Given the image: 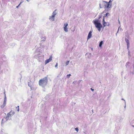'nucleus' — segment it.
Instances as JSON below:
<instances>
[{
	"instance_id": "obj_1",
	"label": "nucleus",
	"mask_w": 134,
	"mask_h": 134,
	"mask_svg": "<svg viewBox=\"0 0 134 134\" xmlns=\"http://www.w3.org/2000/svg\"><path fill=\"white\" fill-rule=\"evenodd\" d=\"M48 79L47 77L40 80L38 81L40 86L43 88L44 87L47 85L48 82Z\"/></svg>"
},
{
	"instance_id": "obj_2",
	"label": "nucleus",
	"mask_w": 134,
	"mask_h": 134,
	"mask_svg": "<svg viewBox=\"0 0 134 134\" xmlns=\"http://www.w3.org/2000/svg\"><path fill=\"white\" fill-rule=\"evenodd\" d=\"M93 22L95 25L96 27L97 28L99 31H100L101 30V29L102 27V25L99 22V21L98 20H95Z\"/></svg>"
},
{
	"instance_id": "obj_3",
	"label": "nucleus",
	"mask_w": 134,
	"mask_h": 134,
	"mask_svg": "<svg viewBox=\"0 0 134 134\" xmlns=\"http://www.w3.org/2000/svg\"><path fill=\"white\" fill-rule=\"evenodd\" d=\"M103 4H104V8L105 9H107L111 7V5L109 4L108 2L105 1H103Z\"/></svg>"
},
{
	"instance_id": "obj_4",
	"label": "nucleus",
	"mask_w": 134,
	"mask_h": 134,
	"mask_svg": "<svg viewBox=\"0 0 134 134\" xmlns=\"http://www.w3.org/2000/svg\"><path fill=\"white\" fill-rule=\"evenodd\" d=\"M14 113V112L13 111H10L9 113H8L7 115L5 117V119L7 120H8L9 117H10L13 116Z\"/></svg>"
},
{
	"instance_id": "obj_5",
	"label": "nucleus",
	"mask_w": 134,
	"mask_h": 134,
	"mask_svg": "<svg viewBox=\"0 0 134 134\" xmlns=\"http://www.w3.org/2000/svg\"><path fill=\"white\" fill-rule=\"evenodd\" d=\"M52 59V56H50L49 58V59H47L45 61V64H46L47 63H49V62L51 61Z\"/></svg>"
},
{
	"instance_id": "obj_6",
	"label": "nucleus",
	"mask_w": 134,
	"mask_h": 134,
	"mask_svg": "<svg viewBox=\"0 0 134 134\" xmlns=\"http://www.w3.org/2000/svg\"><path fill=\"white\" fill-rule=\"evenodd\" d=\"M68 26V24L67 23H65L64 25V30L66 32H68V30L67 29V27Z\"/></svg>"
},
{
	"instance_id": "obj_7",
	"label": "nucleus",
	"mask_w": 134,
	"mask_h": 134,
	"mask_svg": "<svg viewBox=\"0 0 134 134\" xmlns=\"http://www.w3.org/2000/svg\"><path fill=\"white\" fill-rule=\"evenodd\" d=\"M55 17L53 15L50 16L49 17V20L51 21H53L54 20Z\"/></svg>"
},
{
	"instance_id": "obj_8",
	"label": "nucleus",
	"mask_w": 134,
	"mask_h": 134,
	"mask_svg": "<svg viewBox=\"0 0 134 134\" xmlns=\"http://www.w3.org/2000/svg\"><path fill=\"white\" fill-rule=\"evenodd\" d=\"M92 31H90L87 37V40L91 38L92 36Z\"/></svg>"
},
{
	"instance_id": "obj_9",
	"label": "nucleus",
	"mask_w": 134,
	"mask_h": 134,
	"mask_svg": "<svg viewBox=\"0 0 134 134\" xmlns=\"http://www.w3.org/2000/svg\"><path fill=\"white\" fill-rule=\"evenodd\" d=\"M6 102H4L3 104L1 106L2 109L6 105Z\"/></svg>"
},
{
	"instance_id": "obj_10",
	"label": "nucleus",
	"mask_w": 134,
	"mask_h": 134,
	"mask_svg": "<svg viewBox=\"0 0 134 134\" xmlns=\"http://www.w3.org/2000/svg\"><path fill=\"white\" fill-rule=\"evenodd\" d=\"M103 25L104 27H105L106 26L105 25H106V24L107 23L105 22L104 19V18H103Z\"/></svg>"
},
{
	"instance_id": "obj_11",
	"label": "nucleus",
	"mask_w": 134,
	"mask_h": 134,
	"mask_svg": "<svg viewBox=\"0 0 134 134\" xmlns=\"http://www.w3.org/2000/svg\"><path fill=\"white\" fill-rule=\"evenodd\" d=\"M56 10H54L53 13H52V15H53L54 16H55V15L56 14H57V13H56Z\"/></svg>"
},
{
	"instance_id": "obj_12",
	"label": "nucleus",
	"mask_w": 134,
	"mask_h": 134,
	"mask_svg": "<svg viewBox=\"0 0 134 134\" xmlns=\"http://www.w3.org/2000/svg\"><path fill=\"white\" fill-rule=\"evenodd\" d=\"M4 102H6L7 101V97L6 96V95L5 94V93L4 92Z\"/></svg>"
},
{
	"instance_id": "obj_13",
	"label": "nucleus",
	"mask_w": 134,
	"mask_h": 134,
	"mask_svg": "<svg viewBox=\"0 0 134 134\" xmlns=\"http://www.w3.org/2000/svg\"><path fill=\"white\" fill-rule=\"evenodd\" d=\"M103 41H101L99 43V47H101L103 44Z\"/></svg>"
},
{
	"instance_id": "obj_14",
	"label": "nucleus",
	"mask_w": 134,
	"mask_h": 134,
	"mask_svg": "<svg viewBox=\"0 0 134 134\" xmlns=\"http://www.w3.org/2000/svg\"><path fill=\"white\" fill-rule=\"evenodd\" d=\"M110 15L109 14V13H107L106 14H105L104 16V17H107L108 15Z\"/></svg>"
},
{
	"instance_id": "obj_15",
	"label": "nucleus",
	"mask_w": 134,
	"mask_h": 134,
	"mask_svg": "<svg viewBox=\"0 0 134 134\" xmlns=\"http://www.w3.org/2000/svg\"><path fill=\"white\" fill-rule=\"evenodd\" d=\"M125 41H126V42L127 43H129V40L127 38H125Z\"/></svg>"
},
{
	"instance_id": "obj_16",
	"label": "nucleus",
	"mask_w": 134,
	"mask_h": 134,
	"mask_svg": "<svg viewBox=\"0 0 134 134\" xmlns=\"http://www.w3.org/2000/svg\"><path fill=\"white\" fill-rule=\"evenodd\" d=\"M71 76V75L70 74L68 75H67V77L68 78H69Z\"/></svg>"
},
{
	"instance_id": "obj_17",
	"label": "nucleus",
	"mask_w": 134,
	"mask_h": 134,
	"mask_svg": "<svg viewBox=\"0 0 134 134\" xmlns=\"http://www.w3.org/2000/svg\"><path fill=\"white\" fill-rule=\"evenodd\" d=\"M121 30V27H119V28H118V32H118V31L119 30Z\"/></svg>"
},
{
	"instance_id": "obj_18",
	"label": "nucleus",
	"mask_w": 134,
	"mask_h": 134,
	"mask_svg": "<svg viewBox=\"0 0 134 134\" xmlns=\"http://www.w3.org/2000/svg\"><path fill=\"white\" fill-rule=\"evenodd\" d=\"M39 54H37V55H36V56L37 57H40L41 56L40 55V52H39Z\"/></svg>"
},
{
	"instance_id": "obj_19",
	"label": "nucleus",
	"mask_w": 134,
	"mask_h": 134,
	"mask_svg": "<svg viewBox=\"0 0 134 134\" xmlns=\"http://www.w3.org/2000/svg\"><path fill=\"white\" fill-rule=\"evenodd\" d=\"M18 109L17 111H19V106H18L17 107H16V108H17Z\"/></svg>"
},
{
	"instance_id": "obj_20",
	"label": "nucleus",
	"mask_w": 134,
	"mask_h": 134,
	"mask_svg": "<svg viewBox=\"0 0 134 134\" xmlns=\"http://www.w3.org/2000/svg\"><path fill=\"white\" fill-rule=\"evenodd\" d=\"M75 130L77 132L78 131L79 129L77 127L75 129Z\"/></svg>"
},
{
	"instance_id": "obj_21",
	"label": "nucleus",
	"mask_w": 134,
	"mask_h": 134,
	"mask_svg": "<svg viewBox=\"0 0 134 134\" xmlns=\"http://www.w3.org/2000/svg\"><path fill=\"white\" fill-rule=\"evenodd\" d=\"M69 62V61H67L66 63V65H68Z\"/></svg>"
},
{
	"instance_id": "obj_22",
	"label": "nucleus",
	"mask_w": 134,
	"mask_h": 134,
	"mask_svg": "<svg viewBox=\"0 0 134 134\" xmlns=\"http://www.w3.org/2000/svg\"><path fill=\"white\" fill-rule=\"evenodd\" d=\"M129 45H130V43H127V46H129Z\"/></svg>"
},
{
	"instance_id": "obj_23",
	"label": "nucleus",
	"mask_w": 134,
	"mask_h": 134,
	"mask_svg": "<svg viewBox=\"0 0 134 134\" xmlns=\"http://www.w3.org/2000/svg\"><path fill=\"white\" fill-rule=\"evenodd\" d=\"M57 66H58V63H57L55 66V67H57Z\"/></svg>"
},
{
	"instance_id": "obj_24",
	"label": "nucleus",
	"mask_w": 134,
	"mask_h": 134,
	"mask_svg": "<svg viewBox=\"0 0 134 134\" xmlns=\"http://www.w3.org/2000/svg\"><path fill=\"white\" fill-rule=\"evenodd\" d=\"M23 1H21L20 3V4L21 3H22L23 2Z\"/></svg>"
},
{
	"instance_id": "obj_25",
	"label": "nucleus",
	"mask_w": 134,
	"mask_h": 134,
	"mask_svg": "<svg viewBox=\"0 0 134 134\" xmlns=\"http://www.w3.org/2000/svg\"><path fill=\"white\" fill-rule=\"evenodd\" d=\"M129 46H127V49L128 50H129Z\"/></svg>"
},
{
	"instance_id": "obj_26",
	"label": "nucleus",
	"mask_w": 134,
	"mask_h": 134,
	"mask_svg": "<svg viewBox=\"0 0 134 134\" xmlns=\"http://www.w3.org/2000/svg\"><path fill=\"white\" fill-rule=\"evenodd\" d=\"M91 90L92 91H94V90L92 88L91 89Z\"/></svg>"
},
{
	"instance_id": "obj_27",
	"label": "nucleus",
	"mask_w": 134,
	"mask_h": 134,
	"mask_svg": "<svg viewBox=\"0 0 134 134\" xmlns=\"http://www.w3.org/2000/svg\"><path fill=\"white\" fill-rule=\"evenodd\" d=\"M121 99L122 100H124L125 101V104H126V102H125V100L123 98H122Z\"/></svg>"
},
{
	"instance_id": "obj_28",
	"label": "nucleus",
	"mask_w": 134,
	"mask_h": 134,
	"mask_svg": "<svg viewBox=\"0 0 134 134\" xmlns=\"http://www.w3.org/2000/svg\"><path fill=\"white\" fill-rule=\"evenodd\" d=\"M46 38H44L42 40L43 41H44L46 40Z\"/></svg>"
},
{
	"instance_id": "obj_29",
	"label": "nucleus",
	"mask_w": 134,
	"mask_h": 134,
	"mask_svg": "<svg viewBox=\"0 0 134 134\" xmlns=\"http://www.w3.org/2000/svg\"><path fill=\"white\" fill-rule=\"evenodd\" d=\"M99 6H100V8H102V7H101V5H100V4H99Z\"/></svg>"
},
{
	"instance_id": "obj_30",
	"label": "nucleus",
	"mask_w": 134,
	"mask_h": 134,
	"mask_svg": "<svg viewBox=\"0 0 134 134\" xmlns=\"http://www.w3.org/2000/svg\"><path fill=\"white\" fill-rule=\"evenodd\" d=\"M20 4L18 5L16 7V8H18L20 5Z\"/></svg>"
},
{
	"instance_id": "obj_31",
	"label": "nucleus",
	"mask_w": 134,
	"mask_h": 134,
	"mask_svg": "<svg viewBox=\"0 0 134 134\" xmlns=\"http://www.w3.org/2000/svg\"><path fill=\"white\" fill-rule=\"evenodd\" d=\"M111 2V0H110V1L109 2H108V3H109V4Z\"/></svg>"
},
{
	"instance_id": "obj_32",
	"label": "nucleus",
	"mask_w": 134,
	"mask_h": 134,
	"mask_svg": "<svg viewBox=\"0 0 134 134\" xmlns=\"http://www.w3.org/2000/svg\"><path fill=\"white\" fill-rule=\"evenodd\" d=\"M27 2H29L30 0H26Z\"/></svg>"
},
{
	"instance_id": "obj_33",
	"label": "nucleus",
	"mask_w": 134,
	"mask_h": 134,
	"mask_svg": "<svg viewBox=\"0 0 134 134\" xmlns=\"http://www.w3.org/2000/svg\"><path fill=\"white\" fill-rule=\"evenodd\" d=\"M126 105H125V106L124 107L125 108H126Z\"/></svg>"
},
{
	"instance_id": "obj_34",
	"label": "nucleus",
	"mask_w": 134,
	"mask_h": 134,
	"mask_svg": "<svg viewBox=\"0 0 134 134\" xmlns=\"http://www.w3.org/2000/svg\"><path fill=\"white\" fill-rule=\"evenodd\" d=\"M119 23H120V21H119Z\"/></svg>"
},
{
	"instance_id": "obj_35",
	"label": "nucleus",
	"mask_w": 134,
	"mask_h": 134,
	"mask_svg": "<svg viewBox=\"0 0 134 134\" xmlns=\"http://www.w3.org/2000/svg\"><path fill=\"white\" fill-rule=\"evenodd\" d=\"M91 49H92V50H93V48H92Z\"/></svg>"
},
{
	"instance_id": "obj_36",
	"label": "nucleus",
	"mask_w": 134,
	"mask_h": 134,
	"mask_svg": "<svg viewBox=\"0 0 134 134\" xmlns=\"http://www.w3.org/2000/svg\"><path fill=\"white\" fill-rule=\"evenodd\" d=\"M132 126H133V127H134V126L133 125Z\"/></svg>"
},
{
	"instance_id": "obj_37",
	"label": "nucleus",
	"mask_w": 134,
	"mask_h": 134,
	"mask_svg": "<svg viewBox=\"0 0 134 134\" xmlns=\"http://www.w3.org/2000/svg\"><path fill=\"white\" fill-rule=\"evenodd\" d=\"M132 126H133V127H134V126L133 125Z\"/></svg>"
},
{
	"instance_id": "obj_38",
	"label": "nucleus",
	"mask_w": 134,
	"mask_h": 134,
	"mask_svg": "<svg viewBox=\"0 0 134 134\" xmlns=\"http://www.w3.org/2000/svg\"><path fill=\"white\" fill-rule=\"evenodd\" d=\"M3 119H2V121H3Z\"/></svg>"
}]
</instances>
